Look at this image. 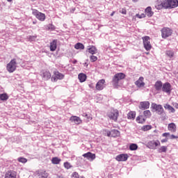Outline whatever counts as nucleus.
<instances>
[{"mask_svg": "<svg viewBox=\"0 0 178 178\" xmlns=\"http://www.w3.org/2000/svg\"><path fill=\"white\" fill-rule=\"evenodd\" d=\"M126 79V74L123 72H119L114 75L112 80V83L114 88H118L119 87V82L120 80H124Z\"/></svg>", "mask_w": 178, "mask_h": 178, "instance_id": "obj_1", "label": "nucleus"}, {"mask_svg": "<svg viewBox=\"0 0 178 178\" xmlns=\"http://www.w3.org/2000/svg\"><path fill=\"white\" fill-rule=\"evenodd\" d=\"M17 67V63L16 62V58L12 59L9 63L6 65V70L8 73H13Z\"/></svg>", "mask_w": 178, "mask_h": 178, "instance_id": "obj_2", "label": "nucleus"}, {"mask_svg": "<svg viewBox=\"0 0 178 178\" xmlns=\"http://www.w3.org/2000/svg\"><path fill=\"white\" fill-rule=\"evenodd\" d=\"M108 118H109L110 120H113V122H118V119L119 118V110L118 109H111L107 113Z\"/></svg>", "mask_w": 178, "mask_h": 178, "instance_id": "obj_3", "label": "nucleus"}, {"mask_svg": "<svg viewBox=\"0 0 178 178\" xmlns=\"http://www.w3.org/2000/svg\"><path fill=\"white\" fill-rule=\"evenodd\" d=\"M32 15L38 19V20H40V22H44L46 19L45 14L38 11L36 9L32 10Z\"/></svg>", "mask_w": 178, "mask_h": 178, "instance_id": "obj_4", "label": "nucleus"}, {"mask_svg": "<svg viewBox=\"0 0 178 178\" xmlns=\"http://www.w3.org/2000/svg\"><path fill=\"white\" fill-rule=\"evenodd\" d=\"M177 6L178 0H165V9H173Z\"/></svg>", "mask_w": 178, "mask_h": 178, "instance_id": "obj_5", "label": "nucleus"}, {"mask_svg": "<svg viewBox=\"0 0 178 178\" xmlns=\"http://www.w3.org/2000/svg\"><path fill=\"white\" fill-rule=\"evenodd\" d=\"M149 36H145L143 38L144 48L146 49V51H151L152 48V45H151V42H149Z\"/></svg>", "mask_w": 178, "mask_h": 178, "instance_id": "obj_6", "label": "nucleus"}, {"mask_svg": "<svg viewBox=\"0 0 178 178\" xmlns=\"http://www.w3.org/2000/svg\"><path fill=\"white\" fill-rule=\"evenodd\" d=\"M173 34V31L170 28H163L161 29V37L162 38H168V37H170Z\"/></svg>", "mask_w": 178, "mask_h": 178, "instance_id": "obj_7", "label": "nucleus"}, {"mask_svg": "<svg viewBox=\"0 0 178 178\" xmlns=\"http://www.w3.org/2000/svg\"><path fill=\"white\" fill-rule=\"evenodd\" d=\"M166 2L165 0L162 1V0H156L154 2V8L157 9V10H161V9H166L165 6Z\"/></svg>", "mask_w": 178, "mask_h": 178, "instance_id": "obj_8", "label": "nucleus"}, {"mask_svg": "<svg viewBox=\"0 0 178 178\" xmlns=\"http://www.w3.org/2000/svg\"><path fill=\"white\" fill-rule=\"evenodd\" d=\"M105 87H106V81L105 79L99 80L95 86V88L97 91H102Z\"/></svg>", "mask_w": 178, "mask_h": 178, "instance_id": "obj_9", "label": "nucleus"}, {"mask_svg": "<svg viewBox=\"0 0 178 178\" xmlns=\"http://www.w3.org/2000/svg\"><path fill=\"white\" fill-rule=\"evenodd\" d=\"M63 79H65L63 74L59 72V71L54 72V75L51 77L52 81H58V80H63Z\"/></svg>", "mask_w": 178, "mask_h": 178, "instance_id": "obj_10", "label": "nucleus"}, {"mask_svg": "<svg viewBox=\"0 0 178 178\" xmlns=\"http://www.w3.org/2000/svg\"><path fill=\"white\" fill-rule=\"evenodd\" d=\"M70 121H71L72 123H74L75 124H81L83 123V120L80 118V117H77L76 115H72L70 118Z\"/></svg>", "mask_w": 178, "mask_h": 178, "instance_id": "obj_11", "label": "nucleus"}, {"mask_svg": "<svg viewBox=\"0 0 178 178\" xmlns=\"http://www.w3.org/2000/svg\"><path fill=\"white\" fill-rule=\"evenodd\" d=\"M161 90L163 92L170 94V92L172 91V85L167 82L163 85Z\"/></svg>", "mask_w": 178, "mask_h": 178, "instance_id": "obj_12", "label": "nucleus"}, {"mask_svg": "<svg viewBox=\"0 0 178 178\" xmlns=\"http://www.w3.org/2000/svg\"><path fill=\"white\" fill-rule=\"evenodd\" d=\"M159 145H161V142H159V140H151L147 143V146L150 149H155V147Z\"/></svg>", "mask_w": 178, "mask_h": 178, "instance_id": "obj_13", "label": "nucleus"}, {"mask_svg": "<svg viewBox=\"0 0 178 178\" xmlns=\"http://www.w3.org/2000/svg\"><path fill=\"white\" fill-rule=\"evenodd\" d=\"M82 156H83V158H86V159L90 162H92V161H94V159L96 158L95 154H92L90 152L83 154Z\"/></svg>", "mask_w": 178, "mask_h": 178, "instance_id": "obj_14", "label": "nucleus"}, {"mask_svg": "<svg viewBox=\"0 0 178 178\" xmlns=\"http://www.w3.org/2000/svg\"><path fill=\"white\" fill-rule=\"evenodd\" d=\"M152 106L153 109H155V111L157 112L159 115H162L163 113V108L161 105H158L156 104H152Z\"/></svg>", "mask_w": 178, "mask_h": 178, "instance_id": "obj_15", "label": "nucleus"}, {"mask_svg": "<svg viewBox=\"0 0 178 178\" xmlns=\"http://www.w3.org/2000/svg\"><path fill=\"white\" fill-rule=\"evenodd\" d=\"M149 102H140L139 104V109L145 111V109H149Z\"/></svg>", "mask_w": 178, "mask_h": 178, "instance_id": "obj_16", "label": "nucleus"}, {"mask_svg": "<svg viewBox=\"0 0 178 178\" xmlns=\"http://www.w3.org/2000/svg\"><path fill=\"white\" fill-rule=\"evenodd\" d=\"M129 156L127 154H122L120 155H118L115 158L116 161L118 162H124L127 159H128Z\"/></svg>", "mask_w": 178, "mask_h": 178, "instance_id": "obj_17", "label": "nucleus"}, {"mask_svg": "<svg viewBox=\"0 0 178 178\" xmlns=\"http://www.w3.org/2000/svg\"><path fill=\"white\" fill-rule=\"evenodd\" d=\"M49 48L51 52L56 51V48H58V40H54L51 42Z\"/></svg>", "mask_w": 178, "mask_h": 178, "instance_id": "obj_18", "label": "nucleus"}, {"mask_svg": "<svg viewBox=\"0 0 178 178\" xmlns=\"http://www.w3.org/2000/svg\"><path fill=\"white\" fill-rule=\"evenodd\" d=\"M16 172L13 170H8L6 172L4 178H16Z\"/></svg>", "mask_w": 178, "mask_h": 178, "instance_id": "obj_19", "label": "nucleus"}, {"mask_svg": "<svg viewBox=\"0 0 178 178\" xmlns=\"http://www.w3.org/2000/svg\"><path fill=\"white\" fill-rule=\"evenodd\" d=\"M145 15H146L147 17H152V16H154V11H152L151 6H148L145 9Z\"/></svg>", "mask_w": 178, "mask_h": 178, "instance_id": "obj_20", "label": "nucleus"}, {"mask_svg": "<svg viewBox=\"0 0 178 178\" xmlns=\"http://www.w3.org/2000/svg\"><path fill=\"white\" fill-rule=\"evenodd\" d=\"M135 84L137 87H138L139 88L141 87H144V86H145V83H144V77L140 76L138 80H137L135 82Z\"/></svg>", "mask_w": 178, "mask_h": 178, "instance_id": "obj_21", "label": "nucleus"}, {"mask_svg": "<svg viewBox=\"0 0 178 178\" xmlns=\"http://www.w3.org/2000/svg\"><path fill=\"white\" fill-rule=\"evenodd\" d=\"M177 129L176 124L172 122L168 124V129L169 131H171V133H176Z\"/></svg>", "mask_w": 178, "mask_h": 178, "instance_id": "obj_22", "label": "nucleus"}, {"mask_svg": "<svg viewBox=\"0 0 178 178\" xmlns=\"http://www.w3.org/2000/svg\"><path fill=\"white\" fill-rule=\"evenodd\" d=\"M163 84L162 83V81H157L154 84V88L156 91H161L162 90Z\"/></svg>", "mask_w": 178, "mask_h": 178, "instance_id": "obj_23", "label": "nucleus"}, {"mask_svg": "<svg viewBox=\"0 0 178 178\" xmlns=\"http://www.w3.org/2000/svg\"><path fill=\"white\" fill-rule=\"evenodd\" d=\"M42 78L44 79V80H49V79H51V72H49V71L48 70H45V71H43L42 72Z\"/></svg>", "mask_w": 178, "mask_h": 178, "instance_id": "obj_24", "label": "nucleus"}, {"mask_svg": "<svg viewBox=\"0 0 178 178\" xmlns=\"http://www.w3.org/2000/svg\"><path fill=\"white\" fill-rule=\"evenodd\" d=\"M78 79L81 83H84L87 80V75L86 74L81 73L78 75Z\"/></svg>", "mask_w": 178, "mask_h": 178, "instance_id": "obj_25", "label": "nucleus"}, {"mask_svg": "<svg viewBox=\"0 0 178 178\" xmlns=\"http://www.w3.org/2000/svg\"><path fill=\"white\" fill-rule=\"evenodd\" d=\"M61 161L62 160L58 157H53L51 159V163H53V165H59Z\"/></svg>", "mask_w": 178, "mask_h": 178, "instance_id": "obj_26", "label": "nucleus"}, {"mask_svg": "<svg viewBox=\"0 0 178 178\" xmlns=\"http://www.w3.org/2000/svg\"><path fill=\"white\" fill-rule=\"evenodd\" d=\"M88 52L89 54H91V55L97 54V47H95V46H91L90 48H88Z\"/></svg>", "mask_w": 178, "mask_h": 178, "instance_id": "obj_27", "label": "nucleus"}, {"mask_svg": "<svg viewBox=\"0 0 178 178\" xmlns=\"http://www.w3.org/2000/svg\"><path fill=\"white\" fill-rule=\"evenodd\" d=\"M1 101H8L9 96L6 93L0 94Z\"/></svg>", "mask_w": 178, "mask_h": 178, "instance_id": "obj_28", "label": "nucleus"}, {"mask_svg": "<svg viewBox=\"0 0 178 178\" xmlns=\"http://www.w3.org/2000/svg\"><path fill=\"white\" fill-rule=\"evenodd\" d=\"M40 178H48V172L47 171L42 170L38 173Z\"/></svg>", "mask_w": 178, "mask_h": 178, "instance_id": "obj_29", "label": "nucleus"}, {"mask_svg": "<svg viewBox=\"0 0 178 178\" xmlns=\"http://www.w3.org/2000/svg\"><path fill=\"white\" fill-rule=\"evenodd\" d=\"M164 108H165V109H168V111H170L172 112V113H175V108L168 104H165Z\"/></svg>", "mask_w": 178, "mask_h": 178, "instance_id": "obj_30", "label": "nucleus"}, {"mask_svg": "<svg viewBox=\"0 0 178 178\" xmlns=\"http://www.w3.org/2000/svg\"><path fill=\"white\" fill-rule=\"evenodd\" d=\"M120 136V132L116 129L111 131V137H119Z\"/></svg>", "mask_w": 178, "mask_h": 178, "instance_id": "obj_31", "label": "nucleus"}, {"mask_svg": "<svg viewBox=\"0 0 178 178\" xmlns=\"http://www.w3.org/2000/svg\"><path fill=\"white\" fill-rule=\"evenodd\" d=\"M136 122L138 123H144L145 122V118L143 115H139L136 118Z\"/></svg>", "mask_w": 178, "mask_h": 178, "instance_id": "obj_32", "label": "nucleus"}, {"mask_svg": "<svg viewBox=\"0 0 178 178\" xmlns=\"http://www.w3.org/2000/svg\"><path fill=\"white\" fill-rule=\"evenodd\" d=\"M138 149V145L136 143H132L129 145V149L131 151H136Z\"/></svg>", "mask_w": 178, "mask_h": 178, "instance_id": "obj_33", "label": "nucleus"}, {"mask_svg": "<svg viewBox=\"0 0 178 178\" xmlns=\"http://www.w3.org/2000/svg\"><path fill=\"white\" fill-rule=\"evenodd\" d=\"M75 49H84V44L83 43L78 42L74 45Z\"/></svg>", "mask_w": 178, "mask_h": 178, "instance_id": "obj_34", "label": "nucleus"}, {"mask_svg": "<svg viewBox=\"0 0 178 178\" xmlns=\"http://www.w3.org/2000/svg\"><path fill=\"white\" fill-rule=\"evenodd\" d=\"M128 119H135L136 118V112L134 111H130L127 114Z\"/></svg>", "mask_w": 178, "mask_h": 178, "instance_id": "obj_35", "label": "nucleus"}, {"mask_svg": "<svg viewBox=\"0 0 178 178\" xmlns=\"http://www.w3.org/2000/svg\"><path fill=\"white\" fill-rule=\"evenodd\" d=\"M82 116L83 118H86L88 122L92 120V115L91 114L83 113Z\"/></svg>", "mask_w": 178, "mask_h": 178, "instance_id": "obj_36", "label": "nucleus"}, {"mask_svg": "<svg viewBox=\"0 0 178 178\" xmlns=\"http://www.w3.org/2000/svg\"><path fill=\"white\" fill-rule=\"evenodd\" d=\"M165 55H167L168 58H173V56H175V53L171 50H167L165 51Z\"/></svg>", "mask_w": 178, "mask_h": 178, "instance_id": "obj_37", "label": "nucleus"}, {"mask_svg": "<svg viewBox=\"0 0 178 178\" xmlns=\"http://www.w3.org/2000/svg\"><path fill=\"white\" fill-rule=\"evenodd\" d=\"M143 115L145 119H147L148 118H151V111L149 110H146L143 112Z\"/></svg>", "mask_w": 178, "mask_h": 178, "instance_id": "obj_38", "label": "nucleus"}, {"mask_svg": "<svg viewBox=\"0 0 178 178\" xmlns=\"http://www.w3.org/2000/svg\"><path fill=\"white\" fill-rule=\"evenodd\" d=\"M152 129V127L151 125H144L142 127L143 131H148V130H151Z\"/></svg>", "mask_w": 178, "mask_h": 178, "instance_id": "obj_39", "label": "nucleus"}, {"mask_svg": "<svg viewBox=\"0 0 178 178\" xmlns=\"http://www.w3.org/2000/svg\"><path fill=\"white\" fill-rule=\"evenodd\" d=\"M159 152H160L161 154L162 152H166V151H168V147L166 146H161L159 147V149H158Z\"/></svg>", "mask_w": 178, "mask_h": 178, "instance_id": "obj_40", "label": "nucleus"}, {"mask_svg": "<svg viewBox=\"0 0 178 178\" xmlns=\"http://www.w3.org/2000/svg\"><path fill=\"white\" fill-rule=\"evenodd\" d=\"M55 29H56L55 26L52 24H48L47 26V29L50 30L51 31H54Z\"/></svg>", "mask_w": 178, "mask_h": 178, "instance_id": "obj_41", "label": "nucleus"}, {"mask_svg": "<svg viewBox=\"0 0 178 178\" xmlns=\"http://www.w3.org/2000/svg\"><path fill=\"white\" fill-rule=\"evenodd\" d=\"M18 162H21V163H26L27 162V159L24 157H19L17 159Z\"/></svg>", "mask_w": 178, "mask_h": 178, "instance_id": "obj_42", "label": "nucleus"}, {"mask_svg": "<svg viewBox=\"0 0 178 178\" xmlns=\"http://www.w3.org/2000/svg\"><path fill=\"white\" fill-rule=\"evenodd\" d=\"M64 168H65V169H70V168H72V164H70V163L69 162H65L64 163Z\"/></svg>", "mask_w": 178, "mask_h": 178, "instance_id": "obj_43", "label": "nucleus"}, {"mask_svg": "<svg viewBox=\"0 0 178 178\" xmlns=\"http://www.w3.org/2000/svg\"><path fill=\"white\" fill-rule=\"evenodd\" d=\"M90 62H97V60H98V57L95 56H90Z\"/></svg>", "mask_w": 178, "mask_h": 178, "instance_id": "obj_44", "label": "nucleus"}, {"mask_svg": "<svg viewBox=\"0 0 178 178\" xmlns=\"http://www.w3.org/2000/svg\"><path fill=\"white\" fill-rule=\"evenodd\" d=\"M147 15L144 13L142 14H136V17H138V19H144V17H145Z\"/></svg>", "mask_w": 178, "mask_h": 178, "instance_id": "obj_45", "label": "nucleus"}, {"mask_svg": "<svg viewBox=\"0 0 178 178\" xmlns=\"http://www.w3.org/2000/svg\"><path fill=\"white\" fill-rule=\"evenodd\" d=\"M72 178H80V175H79V172H74L72 175Z\"/></svg>", "mask_w": 178, "mask_h": 178, "instance_id": "obj_46", "label": "nucleus"}, {"mask_svg": "<svg viewBox=\"0 0 178 178\" xmlns=\"http://www.w3.org/2000/svg\"><path fill=\"white\" fill-rule=\"evenodd\" d=\"M37 36H29V41H35Z\"/></svg>", "mask_w": 178, "mask_h": 178, "instance_id": "obj_47", "label": "nucleus"}, {"mask_svg": "<svg viewBox=\"0 0 178 178\" xmlns=\"http://www.w3.org/2000/svg\"><path fill=\"white\" fill-rule=\"evenodd\" d=\"M120 13H122V15H126L127 13V11L126 10V9L122 8L120 11Z\"/></svg>", "mask_w": 178, "mask_h": 178, "instance_id": "obj_48", "label": "nucleus"}, {"mask_svg": "<svg viewBox=\"0 0 178 178\" xmlns=\"http://www.w3.org/2000/svg\"><path fill=\"white\" fill-rule=\"evenodd\" d=\"M106 136H107L108 137H112V131H108L106 132Z\"/></svg>", "mask_w": 178, "mask_h": 178, "instance_id": "obj_49", "label": "nucleus"}, {"mask_svg": "<svg viewBox=\"0 0 178 178\" xmlns=\"http://www.w3.org/2000/svg\"><path fill=\"white\" fill-rule=\"evenodd\" d=\"M175 138H178L177 136H175V135H171L170 136V139L171 140H175Z\"/></svg>", "mask_w": 178, "mask_h": 178, "instance_id": "obj_50", "label": "nucleus"}, {"mask_svg": "<svg viewBox=\"0 0 178 178\" xmlns=\"http://www.w3.org/2000/svg\"><path fill=\"white\" fill-rule=\"evenodd\" d=\"M168 136H170V133H164L162 134L163 137H168Z\"/></svg>", "mask_w": 178, "mask_h": 178, "instance_id": "obj_51", "label": "nucleus"}, {"mask_svg": "<svg viewBox=\"0 0 178 178\" xmlns=\"http://www.w3.org/2000/svg\"><path fill=\"white\" fill-rule=\"evenodd\" d=\"M161 143H168V138L161 140Z\"/></svg>", "mask_w": 178, "mask_h": 178, "instance_id": "obj_52", "label": "nucleus"}, {"mask_svg": "<svg viewBox=\"0 0 178 178\" xmlns=\"http://www.w3.org/2000/svg\"><path fill=\"white\" fill-rule=\"evenodd\" d=\"M174 106H175V108H176V109H178V104L177 103L174 104Z\"/></svg>", "mask_w": 178, "mask_h": 178, "instance_id": "obj_53", "label": "nucleus"}, {"mask_svg": "<svg viewBox=\"0 0 178 178\" xmlns=\"http://www.w3.org/2000/svg\"><path fill=\"white\" fill-rule=\"evenodd\" d=\"M83 66H85V67H88V64L87 63H85L83 64Z\"/></svg>", "mask_w": 178, "mask_h": 178, "instance_id": "obj_54", "label": "nucleus"}, {"mask_svg": "<svg viewBox=\"0 0 178 178\" xmlns=\"http://www.w3.org/2000/svg\"><path fill=\"white\" fill-rule=\"evenodd\" d=\"M115 11H113L112 13L111 14V16H113V15H115Z\"/></svg>", "mask_w": 178, "mask_h": 178, "instance_id": "obj_55", "label": "nucleus"}, {"mask_svg": "<svg viewBox=\"0 0 178 178\" xmlns=\"http://www.w3.org/2000/svg\"><path fill=\"white\" fill-rule=\"evenodd\" d=\"M133 1V2H137V1H138V0H132Z\"/></svg>", "mask_w": 178, "mask_h": 178, "instance_id": "obj_56", "label": "nucleus"}, {"mask_svg": "<svg viewBox=\"0 0 178 178\" xmlns=\"http://www.w3.org/2000/svg\"><path fill=\"white\" fill-rule=\"evenodd\" d=\"M33 24H35V22H33Z\"/></svg>", "mask_w": 178, "mask_h": 178, "instance_id": "obj_57", "label": "nucleus"}]
</instances>
